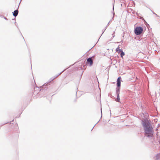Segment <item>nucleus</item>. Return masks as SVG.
Returning a JSON list of instances; mask_svg holds the SVG:
<instances>
[{"label": "nucleus", "instance_id": "obj_1", "mask_svg": "<svg viewBox=\"0 0 160 160\" xmlns=\"http://www.w3.org/2000/svg\"><path fill=\"white\" fill-rule=\"evenodd\" d=\"M142 124L144 128L145 136L148 138L153 137V129L149 121L147 119L142 120Z\"/></svg>", "mask_w": 160, "mask_h": 160}, {"label": "nucleus", "instance_id": "obj_2", "mask_svg": "<svg viewBox=\"0 0 160 160\" xmlns=\"http://www.w3.org/2000/svg\"><path fill=\"white\" fill-rule=\"evenodd\" d=\"M151 146L153 148H158L160 147V141H152L151 142Z\"/></svg>", "mask_w": 160, "mask_h": 160}, {"label": "nucleus", "instance_id": "obj_3", "mask_svg": "<svg viewBox=\"0 0 160 160\" xmlns=\"http://www.w3.org/2000/svg\"><path fill=\"white\" fill-rule=\"evenodd\" d=\"M143 29L141 27H137L134 30L135 33L137 35H140L142 32Z\"/></svg>", "mask_w": 160, "mask_h": 160}, {"label": "nucleus", "instance_id": "obj_4", "mask_svg": "<svg viewBox=\"0 0 160 160\" xmlns=\"http://www.w3.org/2000/svg\"><path fill=\"white\" fill-rule=\"evenodd\" d=\"M66 69H64L63 70L62 72H61L59 74L57 75L56 77H55L54 78H52L50 79V81H48V82L45 83L42 86V88H44V87L45 86H47L48 85L50 84L49 83L51 82L53 80H54L55 78H57V77H58L59 75L60 74H61L64 71H65L66 70Z\"/></svg>", "mask_w": 160, "mask_h": 160}, {"label": "nucleus", "instance_id": "obj_5", "mask_svg": "<svg viewBox=\"0 0 160 160\" xmlns=\"http://www.w3.org/2000/svg\"><path fill=\"white\" fill-rule=\"evenodd\" d=\"M94 56H92V57H90L88 58L87 59V63L88 64H89L90 66H91L93 63L92 58H93Z\"/></svg>", "mask_w": 160, "mask_h": 160}, {"label": "nucleus", "instance_id": "obj_6", "mask_svg": "<svg viewBox=\"0 0 160 160\" xmlns=\"http://www.w3.org/2000/svg\"><path fill=\"white\" fill-rule=\"evenodd\" d=\"M121 77H118L117 81V87H120L121 86Z\"/></svg>", "mask_w": 160, "mask_h": 160}, {"label": "nucleus", "instance_id": "obj_7", "mask_svg": "<svg viewBox=\"0 0 160 160\" xmlns=\"http://www.w3.org/2000/svg\"><path fill=\"white\" fill-rule=\"evenodd\" d=\"M18 9L14 11V12H12L13 15L14 16L16 17L18 15Z\"/></svg>", "mask_w": 160, "mask_h": 160}, {"label": "nucleus", "instance_id": "obj_8", "mask_svg": "<svg viewBox=\"0 0 160 160\" xmlns=\"http://www.w3.org/2000/svg\"><path fill=\"white\" fill-rule=\"evenodd\" d=\"M155 160H160V153L157 154L154 157Z\"/></svg>", "mask_w": 160, "mask_h": 160}, {"label": "nucleus", "instance_id": "obj_9", "mask_svg": "<svg viewBox=\"0 0 160 160\" xmlns=\"http://www.w3.org/2000/svg\"><path fill=\"white\" fill-rule=\"evenodd\" d=\"M120 91V87H117L116 88V94H119Z\"/></svg>", "mask_w": 160, "mask_h": 160}, {"label": "nucleus", "instance_id": "obj_10", "mask_svg": "<svg viewBox=\"0 0 160 160\" xmlns=\"http://www.w3.org/2000/svg\"><path fill=\"white\" fill-rule=\"evenodd\" d=\"M116 51L118 53H120V52H121V51H122V50L121 49H120L119 48V46H118V47L116 48Z\"/></svg>", "mask_w": 160, "mask_h": 160}, {"label": "nucleus", "instance_id": "obj_11", "mask_svg": "<svg viewBox=\"0 0 160 160\" xmlns=\"http://www.w3.org/2000/svg\"><path fill=\"white\" fill-rule=\"evenodd\" d=\"M117 98L116 99H115V101L118 102H120V98H119V94H117Z\"/></svg>", "mask_w": 160, "mask_h": 160}, {"label": "nucleus", "instance_id": "obj_12", "mask_svg": "<svg viewBox=\"0 0 160 160\" xmlns=\"http://www.w3.org/2000/svg\"><path fill=\"white\" fill-rule=\"evenodd\" d=\"M120 56L122 58L123 57L124 55V52L122 50V51L120 52Z\"/></svg>", "mask_w": 160, "mask_h": 160}, {"label": "nucleus", "instance_id": "obj_13", "mask_svg": "<svg viewBox=\"0 0 160 160\" xmlns=\"http://www.w3.org/2000/svg\"><path fill=\"white\" fill-rule=\"evenodd\" d=\"M109 22L108 23V25H107V26L106 27V28H105V29L104 30V31H103V32H102V34H103V32H104L105 31V30L106 29V28H107L108 26V25H109Z\"/></svg>", "mask_w": 160, "mask_h": 160}, {"label": "nucleus", "instance_id": "obj_14", "mask_svg": "<svg viewBox=\"0 0 160 160\" xmlns=\"http://www.w3.org/2000/svg\"><path fill=\"white\" fill-rule=\"evenodd\" d=\"M114 32H114L112 34V38H113L115 36V35H114Z\"/></svg>", "mask_w": 160, "mask_h": 160}, {"label": "nucleus", "instance_id": "obj_15", "mask_svg": "<svg viewBox=\"0 0 160 160\" xmlns=\"http://www.w3.org/2000/svg\"><path fill=\"white\" fill-rule=\"evenodd\" d=\"M4 19H5L6 20H7V18H6V17H4Z\"/></svg>", "mask_w": 160, "mask_h": 160}, {"label": "nucleus", "instance_id": "obj_16", "mask_svg": "<svg viewBox=\"0 0 160 160\" xmlns=\"http://www.w3.org/2000/svg\"><path fill=\"white\" fill-rule=\"evenodd\" d=\"M8 123V122H6V123H4V124H3V125H4V124H6V123Z\"/></svg>", "mask_w": 160, "mask_h": 160}, {"label": "nucleus", "instance_id": "obj_17", "mask_svg": "<svg viewBox=\"0 0 160 160\" xmlns=\"http://www.w3.org/2000/svg\"><path fill=\"white\" fill-rule=\"evenodd\" d=\"M101 114H102V109H101Z\"/></svg>", "mask_w": 160, "mask_h": 160}, {"label": "nucleus", "instance_id": "obj_18", "mask_svg": "<svg viewBox=\"0 0 160 160\" xmlns=\"http://www.w3.org/2000/svg\"><path fill=\"white\" fill-rule=\"evenodd\" d=\"M96 124H95V125L94 126V127H93V128H94V126L96 125Z\"/></svg>", "mask_w": 160, "mask_h": 160}, {"label": "nucleus", "instance_id": "obj_19", "mask_svg": "<svg viewBox=\"0 0 160 160\" xmlns=\"http://www.w3.org/2000/svg\"><path fill=\"white\" fill-rule=\"evenodd\" d=\"M154 14H155L156 15H157V14H156L155 13H154Z\"/></svg>", "mask_w": 160, "mask_h": 160}, {"label": "nucleus", "instance_id": "obj_20", "mask_svg": "<svg viewBox=\"0 0 160 160\" xmlns=\"http://www.w3.org/2000/svg\"><path fill=\"white\" fill-rule=\"evenodd\" d=\"M92 129H93V128H92V129H91V130H92Z\"/></svg>", "mask_w": 160, "mask_h": 160}, {"label": "nucleus", "instance_id": "obj_21", "mask_svg": "<svg viewBox=\"0 0 160 160\" xmlns=\"http://www.w3.org/2000/svg\"><path fill=\"white\" fill-rule=\"evenodd\" d=\"M92 129H93V128H92V129H91V130H92Z\"/></svg>", "mask_w": 160, "mask_h": 160}, {"label": "nucleus", "instance_id": "obj_22", "mask_svg": "<svg viewBox=\"0 0 160 160\" xmlns=\"http://www.w3.org/2000/svg\"><path fill=\"white\" fill-rule=\"evenodd\" d=\"M92 129H93V128H92V129H91V130H92Z\"/></svg>", "mask_w": 160, "mask_h": 160}]
</instances>
